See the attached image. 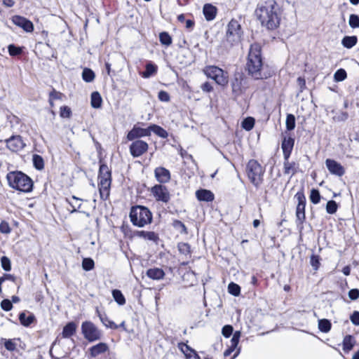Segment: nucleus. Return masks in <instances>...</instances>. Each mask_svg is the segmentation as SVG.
<instances>
[{"label":"nucleus","instance_id":"nucleus-1","mask_svg":"<svg viewBox=\"0 0 359 359\" xmlns=\"http://www.w3.org/2000/svg\"><path fill=\"white\" fill-rule=\"evenodd\" d=\"M255 14L262 25L268 29L273 30L280 25L281 10L275 0H268L259 4Z\"/></svg>","mask_w":359,"mask_h":359},{"label":"nucleus","instance_id":"nucleus-2","mask_svg":"<svg viewBox=\"0 0 359 359\" xmlns=\"http://www.w3.org/2000/svg\"><path fill=\"white\" fill-rule=\"evenodd\" d=\"M248 74L255 79H264L269 76L264 72L261 46L255 43L250 46L246 63Z\"/></svg>","mask_w":359,"mask_h":359},{"label":"nucleus","instance_id":"nucleus-3","mask_svg":"<svg viewBox=\"0 0 359 359\" xmlns=\"http://www.w3.org/2000/svg\"><path fill=\"white\" fill-rule=\"evenodd\" d=\"M6 178L9 186L19 191L29 193L32 190V179L20 171L10 172Z\"/></svg>","mask_w":359,"mask_h":359},{"label":"nucleus","instance_id":"nucleus-4","mask_svg":"<svg viewBox=\"0 0 359 359\" xmlns=\"http://www.w3.org/2000/svg\"><path fill=\"white\" fill-rule=\"evenodd\" d=\"M129 217L134 226L143 227L152 221V213L149 209L143 205L133 206Z\"/></svg>","mask_w":359,"mask_h":359},{"label":"nucleus","instance_id":"nucleus-5","mask_svg":"<svg viewBox=\"0 0 359 359\" xmlns=\"http://www.w3.org/2000/svg\"><path fill=\"white\" fill-rule=\"evenodd\" d=\"M98 180L100 198L102 200H107L109 196L111 172L106 164L102 163L100 165Z\"/></svg>","mask_w":359,"mask_h":359},{"label":"nucleus","instance_id":"nucleus-6","mask_svg":"<svg viewBox=\"0 0 359 359\" xmlns=\"http://www.w3.org/2000/svg\"><path fill=\"white\" fill-rule=\"evenodd\" d=\"M246 172L250 182L258 187L263 181L264 170L262 165L255 160H250L247 164Z\"/></svg>","mask_w":359,"mask_h":359},{"label":"nucleus","instance_id":"nucleus-7","mask_svg":"<svg viewBox=\"0 0 359 359\" xmlns=\"http://www.w3.org/2000/svg\"><path fill=\"white\" fill-rule=\"evenodd\" d=\"M204 74L210 79L214 80L218 85L224 86L228 83V74L213 65L207 66L203 69Z\"/></svg>","mask_w":359,"mask_h":359},{"label":"nucleus","instance_id":"nucleus-8","mask_svg":"<svg viewBox=\"0 0 359 359\" xmlns=\"http://www.w3.org/2000/svg\"><path fill=\"white\" fill-rule=\"evenodd\" d=\"M294 198L297 200V205L296 208V224L297 228L302 231L304 228L303 224L305 221V207H306V197L303 191H298Z\"/></svg>","mask_w":359,"mask_h":359},{"label":"nucleus","instance_id":"nucleus-9","mask_svg":"<svg viewBox=\"0 0 359 359\" xmlns=\"http://www.w3.org/2000/svg\"><path fill=\"white\" fill-rule=\"evenodd\" d=\"M243 31L239 22L236 20H231L228 25L226 33V38L231 45L238 43L241 39Z\"/></svg>","mask_w":359,"mask_h":359},{"label":"nucleus","instance_id":"nucleus-10","mask_svg":"<svg viewBox=\"0 0 359 359\" xmlns=\"http://www.w3.org/2000/svg\"><path fill=\"white\" fill-rule=\"evenodd\" d=\"M81 332L84 338L89 342L100 340L102 337L101 331L90 321L82 323Z\"/></svg>","mask_w":359,"mask_h":359},{"label":"nucleus","instance_id":"nucleus-11","mask_svg":"<svg viewBox=\"0 0 359 359\" xmlns=\"http://www.w3.org/2000/svg\"><path fill=\"white\" fill-rule=\"evenodd\" d=\"M151 195L156 201L168 203L170 200V194L165 185L162 184H155L150 189Z\"/></svg>","mask_w":359,"mask_h":359},{"label":"nucleus","instance_id":"nucleus-12","mask_svg":"<svg viewBox=\"0 0 359 359\" xmlns=\"http://www.w3.org/2000/svg\"><path fill=\"white\" fill-rule=\"evenodd\" d=\"M149 148L148 144L140 140L133 141L130 145V153L134 158L140 157L144 154Z\"/></svg>","mask_w":359,"mask_h":359},{"label":"nucleus","instance_id":"nucleus-13","mask_svg":"<svg viewBox=\"0 0 359 359\" xmlns=\"http://www.w3.org/2000/svg\"><path fill=\"white\" fill-rule=\"evenodd\" d=\"M150 136V126L147 128H143L137 125H135L127 134V140L133 141L136 139Z\"/></svg>","mask_w":359,"mask_h":359},{"label":"nucleus","instance_id":"nucleus-14","mask_svg":"<svg viewBox=\"0 0 359 359\" xmlns=\"http://www.w3.org/2000/svg\"><path fill=\"white\" fill-rule=\"evenodd\" d=\"M325 165L332 175L337 177H341L345 174L344 168L341 165V163L334 159L327 158L325 160Z\"/></svg>","mask_w":359,"mask_h":359},{"label":"nucleus","instance_id":"nucleus-15","mask_svg":"<svg viewBox=\"0 0 359 359\" xmlns=\"http://www.w3.org/2000/svg\"><path fill=\"white\" fill-rule=\"evenodd\" d=\"M6 143L7 148L13 152L19 151L25 146V144L20 135L11 136L6 140Z\"/></svg>","mask_w":359,"mask_h":359},{"label":"nucleus","instance_id":"nucleus-16","mask_svg":"<svg viewBox=\"0 0 359 359\" xmlns=\"http://www.w3.org/2000/svg\"><path fill=\"white\" fill-rule=\"evenodd\" d=\"M11 20L14 25L21 27L27 32H32L34 30L33 23L29 20L22 16L14 15L12 17Z\"/></svg>","mask_w":359,"mask_h":359},{"label":"nucleus","instance_id":"nucleus-17","mask_svg":"<svg viewBox=\"0 0 359 359\" xmlns=\"http://www.w3.org/2000/svg\"><path fill=\"white\" fill-rule=\"evenodd\" d=\"M177 347L183 353L186 359H201L197 352L187 344L180 342Z\"/></svg>","mask_w":359,"mask_h":359},{"label":"nucleus","instance_id":"nucleus-18","mask_svg":"<svg viewBox=\"0 0 359 359\" xmlns=\"http://www.w3.org/2000/svg\"><path fill=\"white\" fill-rule=\"evenodd\" d=\"M154 176L160 184H165L170 180V172L164 167L156 168L154 170Z\"/></svg>","mask_w":359,"mask_h":359},{"label":"nucleus","instance_id":"nucleus-19","mask_svg":"<svg viewBox=\"0 0 359 359\" xmlns=\"http://www.w3.org/2000/svg\"><path fill=\"white\" fill-rule=\"evenodd\" d=\"M217 12V8L210 4H205L203 6V13L205 20L208 21L213 20L216 17Z\"/></svg>","mask_w":359,"mask_h":359},{"label":"nucleus","instance_id":"nucleus-20","mask_svg":"<svg viewBox=\"0 0 359 359\" xmlns=\"http://www.w3.org/2000/svg\"><path fill=\"white\" fill-rule=\"evenodd\" d=\"M299 163L294 161L283 163V172L285 175H290V178L299 171Z\"/></svg>","mask_w":359,"mask_h":359},{"label":"nucleus","instance_id":"nucleus-21","mask_svg":"<svg viewBox=\"0 0 359 359\" xmlns=\"http://www.w3.org/2000/svg\"><path fill=\"white\" fill-rule=\"evenodd\" d=\"M108 350V346L107 344L100 342L95 346L90 348V354L91 357L95 358L100 354L105 353Z\"/></svg>","mask_w":359,"mask_h":359},{"label":"nucleus","instance_id":"nucleus-22","mask_svg":"<svg viewBox=\"0 0 359 359\" xmlns=\"http://www.w3.org/2000/svg\"><path fill=\"white\" fill-rule=\"evenodd\" d=\"M196 196L198 201L210 202L214 200V194L209 190L200 189L196 192Z\"/></svg>","mask_w":359,"mask_h":359},{"label":"nucleus","instance_id":"nucleus-23","mask_svg":"<svg viewBox=\"0 0 359 359\" xmlns=\"http://www.w3.org/2000/svg\"><path fill=\"white\" fill-rule=\"evenodd\" d=\"M96 313H97L100 321L102 323V324L105 327L113 329V330H116L118 327V325H117L114 322L109 320L105 313H102L98 310V309H96Z\"/></svg>","mask_w":359,"mask_h":359},{"label":"nucleus","instance_id":"nucleus-24","mask_svg":"<svg viewBox=\"0 0 359 359\" xmlns=\"http://www.w3.org/2000/svg\"><path fill=\"white\" fill-rule=\"evenodd\" d=\"M76 330V325L74 322H69L62 330L63 338H69L74 334Z\"/></svg>","mask_w":359,"mask_h":359},{"label":"nucleus","instance_id":"nucleus-25","mask_svg":"<svg viewBox=\"0 0 359 359\" xmlns=\"http://www.w3.org/2000/svg\"><path fill=\"white\" fill-rule=\"evenodd\" d=\"M147 276L153 280H161L163 278L165 273L161 269L153 268L147 271Z\"/></svg>","mask_w":359,"mask_h":359},{"label":"nucleus","instance_id":"nucleus-26","mask_svg":"<svg viewBox=\"0 0 359 359\" xmlns=\"http://www.w3.org/2000/svg\"><path fill=\"white\" fill-rule=\"evenodd\" d=\"M356 341L353 336L347 334L343 339V350L349 352L355 346Z\"/></svg>","mask_w":359,"mask_h":359},{"label":"nucleus","instance_id":"nucleus-27","mask_svg":"<svg viewBox=\"0 0 359 359\" xmlns=\"http://www.w3.org/2000/svg\"><path fill=\"white\" fill-rule=\"evenodd\" d=\"M157 66L151 62H149L146 65L145 71L140 73V75L144 79H148L154 75L157 72Z\"/></svg>","mask_w":359,"mask_h":359},{"label":"nucleus","instance_id":"nucleus-28","mask_svg":"<svg viewBox=\"0 0 359 359\" xmlns=\"http://www.w3.org/2000/svg\"><path fill=\"white\" fill-rule=\"evenodd\" d=\"M136 235L145 240L156 241L158 239V235L154 231H139Z\"/></svg>","mask_w":359,"mask_h":359},{"label":"nucleus","instance_id":"nucleus-29","mask_svg":"<svg viewBox=\"0 0 359 359\" xmlns=\"http://www.w3.org/2000/svg\"><path fill=\"white\" fill-rule=\"evenodd\" d=\"M358 42L356 36H346L341 40V44L346 48H353Z\"/></svg>","mask_w":359,"mask_h":359},{"label":"nucleus","instance_id":"nucleus-30","mask_svg":"<svg viewBox=\"0 0 359 359\" xmlns=\"http://www.w3.org/2000/svg\"><path fill=\"white\" fill-rule=\"evenodd\" d=\"M90 103L92 107L95 109H99L102 106V98L98 92L95 91L92 93Z\"/></svg>","mask_w":359,"mask_h":359},{"label":"nucleus","instance_id":"nucleus-31","mask_svg":"<svg viewBox=\"0 0 359 359\" xmlns=\"http://www.w3.org/2000/svg\"><path fill=\"white\" fill-rule=\"evenodd\" d=\"M19 320L22 325L28 327L34 322L35 317L33 314L27 316L25 313L22 312L19 314Z\"/></svg>","mask_w":359,"mask_h":359},{"label":"nucleus","instance_id":"nucleus-32","mask_svg":"<svg viewBox=\"0 0 359 359\" xmlns=\"http://www.w3.org/2000/svg\"><path fill=\"white\" fill-rule=\"evenodd\" d=\"M151 132L162 138H167L168 136V133L165 129L155 124L150 125V134Z\"/></svg>","mask_w":359,"mask_h":359},{"label":"nucleus","instance_id":"nucleus-33","mask_svg":"<svg viewBox=\"0 0 359 359\" xmlns=\"http://www.w3.org/2000/svg\"><path fill=\"white\" fill-rule=\"evenodd\" d=\"M177 249L181 255L186 257H191V247L189 243L184 242L179 243Z\"/></svg>","mask_w":359,"mask_h":359},{"label":"nucleus","instance_id":"nucleus-34","mask_svg":"<svg viewBox=\"0 0 359 359\" xmlns=\"http://www.w3.org/2000/svg\"><path fill=\"white\" fill-rule=\"evenodd\" d=\"M294 144V139L292 137H284L282 143H281V149L282 150H290L292 151L293 147Z\"/></svg>","mask_w":359,"mask_h":359},{"label":"nucleus","instance_id":"nucleus-35","mask_svg":"<svg viewBox=\"0 0 359 359\" xmlns=\"http://www.w3.org/2000/svg\"><path fill=\"white\" fill-rule=\"evenodd\" d=\"M32 161L34 167L38 170H41L44 168V161L43 158L38 154H34L32 156Z\"/></svg>","mask_w":359,"mask_h":359},{"label":"nucleus","instance_id":"nucleus-36","mask_svg":"<svg viewBox=\"0 0 359 359\" xmlns=\"http://www.w3.org/2000/svg\"><path fill=\"white\" fill-rule=\"evenodd\" d=\"M95 75L94 72L89 69L85 68L82 72V79L87 83L92 82L95 79Z\"/></svg>","mask_w":359,"mask_h":359},{"label":"nucleus","instance_id":"nucleus-37","mask_svg":"<svg viewBox=\"0 0 359 359\" xmlns=\"http://www.w3.org/2000/svg\"><path fill=\"white\" fill-rule=\"evenodd\" d=\"M331 323L327 319H320L318 320V329L322 332H328L331 330Z\"/></svg>","mask_w":359,"mask_h":359},{"label":"nucleus","instance_id":"nucleus-38","mask_svg":"<svg viewBox=\"0 0 359 359\" xmlns=\"http://www.w3.org/2000/svg\"><path fill=\"white\" fill-rule=\"evenodd\" d=\"M112 296L118 304L123 305L126 304V299L121 290L116 289L113 290Z\"/></svg>","mask_w":359,"mask_h":359},{"label":"nucleus","instance_id":"nucleus-39","mask_svg":"<svg viewBox=\"0 0 359 359\" xmlns=\"http://www.w3.org/2000/svg\"><path fill=\"white\" fill-rule=\"evenodd\" d=\"M232 91L233 93L238 96L242 92V83L241 80L236 78L231 83Z\"/></svg>","mask_w":359,"mask_h":359},{"label":"nucleus","instance_id":"nucleus-40","mask_svg":"<svg viewBox=\"0 0 359 359\" xmlns=\"http://www.w3.org/2000/svg\"><path fill=\"white\" fill-rule=\"evenodd\" d=\"M81 199L76 197L72 196L71 199H67L68 203L73 208L71 212H77L78 210L81 208V203H80Z\"/></svg>","mask_w":359,"mask_h":359},{"label":"nucleus","instance_id":"nucleus-41","mask_svg":"<svg viewBox=\"0 0 359 359\" xmlns=\"http://www.w3.org/2000/svg\"><path fill=\"white\" fill-rule=\"evenodd\" d=\"M159 40L161 44L166 46H170L172 43V38L170 34L166 32H163L159 34Z\"/></svg>","mask_w":359,"mask_h":359},{"label":"nucleus","instance_id":"nucleus-42","mask_svg":"<svg viewBox=\"0 0 359 359\" xmlns=\"http://www.w3.org/2000/svg\"><path fill=\"white\" fill-rule=\"evenodd\" d=\"M8 51L11 56H18L22 53V47L16 46L14 44H10L8 46Z\"/></svg>","mask_w":359,"mask_h":359},{"label":"nucleus","instance_id":"nucleus-43","mask_svg":"<svg viewBox=\"0 0 359 359\" xmlns=\"http://www.w3.org/2000/svg\"><path fill=\"white\" fill-rule=\"evenodd\" d=\"M286 128L287 130H292L295 128V117L293 114L287 115L285 121Z\"/></svg>","mask_w":359,"mask_h":359},{"label":"nucleus","instance_id":"nucleus-44","mask_svg":"<svg viewBox=\"0 0 359 359\" xmlns=\"http://www.w3.org/2000/svg\"><path fill=\"white\" fill-rule=\"evenodd\" d=\"M228 292L233 296H238L241 292V287L238 284L231 282L228 285Z\"/></svg>","mask_w":359,"mask_h":359},{"label":"nucleus","instance_id":"nucleus-45","mask_svg":"<svg viewBox=\"0 0 359 359\" xmlns=\"http://www.w3.org/2000/svg\"><path fill=\"white\" fill-rule=\"evenodd\" d=\"M255 126V119L252 117H248L242 122V127L249 131L253 128Z\"/></svg>","mask_w":359,"mask_h":359},{"label":"nucleus","instance_id":"nucleus-46","mask_svg":"<svg viewBox=\"0 0 359 359\" xmlns=\"http://www.w3.org/2000/svg\"><path fill=\"white\" fill-rule=\"evenodd\" d=\"M94 266V261L91 258H84L82 261V267L86 271L92 270Z\"/></svg>","mask_w":359,"mask_h":359},{"label":"nucleus","instance_id":"nucleus-47","mask_svg":"<svg viewBox=\"0 0 359 359\" xmlns=\"http://www.w3.org/2000/svg\"><path fill=\"white\" fill-rule=\"evenodd\" d=\"M347 76L346 72L344 69H339L334 74L335 81L339 82L346 79Z\"/></svg>","mask_w":359,"mask_h":359},{"label":"nucleus","instance_id":"nucleus-48","mask_svg":"<svg viewBox=\"0 0 359 359\" xmlns=\"http://www.w3.org/2000/svg\"><path fill=\"white\" fill-rule=\"evenodd\" d=\"M241 331H236L233 334V337L230 341V346L231 347H232V348H237V346L238 344V342H239V340H240V337H241Z\"/></svg>","mask_w":359,"mask_h":359},{"label":"nucleus","instance_id":"nucleus-49","mask_svg":"<svg viewBox=\"0 0 359 359\" xmlns=\"http://www.w3.org/2000/svg\"><path fill=\"white\" fill-rule=\"evenodd\" d=\"M338 205L336 201L331 200L327 203L326 211L329 214H334L337 210Z\"/></svg>","mask_w":359,"mask_h":359},{"label":"nucleus","instance_id":"nucleus-50","mask_svg":"<svg viewBox=\"0 0 359 359\" xmlns=\"http://www.w3.org/2000/svg\"><path fill=\"white\" fill-rule=\"evenodd\" d=\"M310 200L314 204H318L320 201V194L318 189H313L311 191Z\"/></svg>","mask_w":359,"mask_h":359},{"label":"nucleus","instance_id":"nucleus-51","mask_svg":"<svg viewBox=\"0 0 359 359\" xmlns=\"http://www.w3.org/2000/svg\"><path fill=\"white\" fill-rule=\"evenodd\" d=\"M172 226L176 229L180 230L181 233H184V234L187 233V229L186 226L184 225V224L182 223L181 221L177 220V219L174 220L173 223H172Z\"/></svg>","mask_w":359,"mask_h":359},{"label":"nucleus","instance_id":"nucleus-52","mask_svg":"<svg viewBox=\"0 0 359 359\" xmlns=\"http://www.w3.org/2000/svg\"><path fill=\"white\" fill-rule=\"evenodd\" d=\"M320 258L318 255H312L310 257V264L314 270H318L320 263Z\"/></svg>","mask_w":359,"mask_h":359},{"label":"nucleus","instance_id":"nucleus-53","mask_svg":"<svg viewBox=\"0 0 359 359\" xmlns=\"http://www.w3.org/2000/svg\"><path fill=\"white\" fill-rule=\"evenodd\" d=\"M348 24L352 28L359 27V16L355 14L350 15Z\"/></svg>","mask_w":359,"mask_h":359},{"label":"nucleus","instance_id":"nucleus-54","mask_svg":"<svg viewBox=\"0 0 359 359\" xmlns=\"http://www.w3.org/2000/svg\"><path fill=\"white\" fill-rule=\"evenodd\" d=\"M1 264L3 269L6 271H9L11 269V264L10 259L4 256L1 258Z\"/></svg>","mask_w":359,"mask_h":359},{"label":"nucleus","instance_id":"nucleus-55","mask_svg":"<svg viewBox=\"0 0 359 359\" xmlns=\"http://www.w3.org/2000/svg\"><path fill=\"white\" fill-rule=\"evenodd\" d=\"M2 340H4V339H2ZM4 346L6 350L13 351L16 348V344L13 339H4Z\"/></svg>","mask_w":359,"mask_h":359},{"label":"nucleus","instance_id":"nucleus-56","mask_svg":"<svg viewBox=\"0 0 359 359\" xmlns=\"http://www.w3.org/2000/svg\"><path fill=\"white\" fill-rule=\"evenodd\" d=\"M233 331V327L230 325H226L222 327V334L224 337L229 338L232 334Z\"/></svg>","mask_w":359,"mask_h":359},{"label":"nucleus","instance_id":"nucleus-57","mask_svg":"<svg viewBox=\"0 0 359 359\" xmlns=\"http://www.w3.org/2000/svg\"><path fill=\"white\" fill-rule=\"evenodd\" d=\"M1 307L3 310L6 311H9L13 309V304L9 299H5L1 301Z\"/></svg>","mask_w":359,"mask_h":359},{"label":"nucleus","instance_id":"nucleus-58","mask_svg":"<svg viewBox=\"0 0 359 359\" xmlns=\"http://www.w3.org/2000/svg\"><path fill=\"white\" fill-rule=\"evenodd\" d=\"M11 229L8 222L2 221L0 224V232L2 233L8 234L11 232Z\"/></svg>","mask_w":359,"mask_h":359},{"label":"nucleus","instance_id":"nucleus-59","mask_svg":"<svg viewBox=\"0 0 359 359\" xmlns=\"http://www.w3.org/2000/svg\"><path fill=\"white\" fill-rule=\"evenodd\" d=\"M72 111L69 107L63 106L60 108V116L63 118H69L71 116Z\"/></svg>","mask_w":359,"mask_h":359},{"label":"nucleus","instance_id":"nucleus-60","mask_svg":"<svg viewBox=\"0 0 359 359\" xmlns=\"http://www.w3.org/2000/svg\"><path fill=\"white\" fill-rule=\"evenodd\" d=\"M350 320L353 325L359 326V311H353L350 316Z\"/></svg>","mask_w":359,"mask_h":359},{"label":"nucleus","instance_id":"nucleus-61","mask_svg":"<svg viewBox=\"0 0 359 359\" xmlns=\"http://www.w3.org/2000/svg\"><path fill=\"white\" fill-rule=\"evenodd\" d=\"M158 97L162 102H168L170 100L169 94L164 90L159 91L158 94Z\"/></svg>","mask_w":359,"mask_h":359},{"label":"nucleus","instance_id":"nucleus-62","mask_svg":"<svg viewBox=\"0 0 359 359\" xmlns=\"http://www.w3.org/2000/svg\"><path fill=\"white\" fill-rule=\"evenodd\" d=\"M348 297L351 300H356L359 298V290L351 289L348 292Z\"/></svg>","mask_w":359,"mask_h":359},{"label":"nucleus","instance_id":"nucleus-63","mask_svg":"<svg viewBox=\"0 0 359 359\" xmlns=\"http://www.w3.org/2000/svg\"><path fill=\"white\" fill-rule=\"evenodd\" d=\"M61 93L53 90L49 94L50 96V103L52 104V100H57L60 98Z\"/></svg>","mask_w":359,"mask_h":359},{"label":"nucleus","instance_id":"nucleus-64","mask_svg":"<svg viewBox=\"0 0 359 359\" xmlns=\"http://www.w3.org/2000/svg\"><path fill=\"white\" fill-rule=\"evenodd\" d=\"M201 89L204 92L209 93L212 90L213 88L209 82H205L201 85Z\"/></svg>","mask_w":359,"mask_h":359}]
</instances>
